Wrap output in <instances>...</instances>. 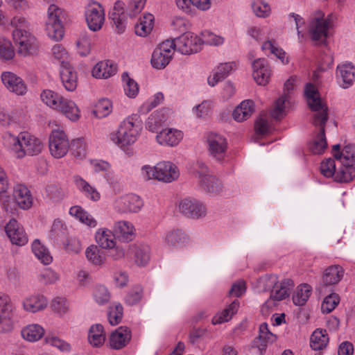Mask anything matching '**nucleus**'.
Instances as JSON below:
<instances>
[{"label": "nucleus", "instance_id": "obj_1", "mask_svg": "<svg viewBox=\"0 0 355 355\" xmlns=\"http://www.w3.org/2000/svg\"><path fill=\"white\" fill-rule=\"evenodd\" d=\"M304 95L310 109L315 112L313 116V124L319 128V132L309 148L313 154L320 155L327 147L325 124L328 119V107L319 96L318 92L313 84H306Z\"/></svg>", "mask_w": 355, "mask_h": 355}, {"label": "nucleus", "instance_id": "obj_2", "mask_svg": "<svg viewBox=\"0 0 355 355\" xmlns=\"http://www.w3.org/2000/svg\"><path fill=\"white\" fill-rule=\"evenodd\" d=\"M3 140L5 146L19 159L37 155L44 148L42 141L28 132H19L17 136L6 132Z\"/></svg>", "mask_w": 355, "mask_h": 355}, {"label": "nucleus", "instance_id": "obj_3", "mask_svg": "<svg viewBox=\"0 0 355 355\" xmlns=\"http://www.w3.org/2000/svg\"><path fill=\"white\" fill-rule=\"evenodd\" d=\"M260 284L263 286L264 290L271 289L270 297L266 303L267 309L277 308V302L288 297L294 284L291 279H286L277 282L275 275H266L260 278Z\"/></svg>", "mask_w": 355, "mask_h": 355}, {"label": "nucleus", "instance_id": "obj_4", "mask_svg": "<svg viewBox=\"0 0 355 355\" xmlns=\"http://www.w3.org/2000/svg\"><path fill=\"white\" fill-rule=\"evenodd\" d=\"M136 115L123 120L117 131L110 134V140L120 148H125L135 143L141 130V125L136 123Z\"/></svg>", "mask_w": 355, "mask_h": 355}, {"label": "nucleus", "instance_id": "obj_5", "mask_svg": "<svg viewBox=\"0 0 355 355\" xmlns=\"http://www.w3.org/2000/svg\"><path fill=\"white\" fill-rule=\"evenodd\" d=\"M145 180H156L163 182H171L178 178V167L171 162H159L155 166L144 165L141 170Z\"/></svg>", "mask_w": 355, "mask_h": 355}, {"label": "nucleus", "instance_id": "obj_6", "mask_svg": "<svg viewBox=\"0 0 355 355\" xmlns=\"http://www.w3.org/2000/svg\"><path fill=\"white\" fill-rule=\"evenodd\" d=\"M62 17L63 11L61 8L55 4L49 6L45 30L47 35L55 41L62 40L64 36V29L62 24Z\"/></svg>", "mask_w": 355, "mask_h": 355}, {"label": "nucleus", "instance_id": "obj_7", "mask_svg": "<svg viewBox=\"0 0 355 355\" xmlns=\"http://www.w3.org/2000/svg\"><path fill=\"white\" fill-rule=\"evenodd\" d=\"M331 21L329 17L324 18V14L322 11H316L311 18L309 26L311 39L314 41H324L327 37Z\"/></svg>", "mask_w": 355, "mask_h": 355}, {"label": "nucleus", "instance_id": "obj_8", "mask_svg": "<svg viewBox=\"0 0 355 355\" xmlns=\"http://www.w3.org/2000/svg\"><path fill=\"white\" fill-rule=\"evenodd\" d=\"M13 30L12 37L15 42L18 44V53L22 55L35 54L38 50L36 38L29 30Z\"/></svg>", "mask_w": 355, "mask_h": 355}, {"label": "nucleus", "instance_id": "obj_9", "mask_svg": "<svg viewBox=\"0 0 355 355\" xmlns=\"http://www.w3.org/2000/svg\"><path fill=\"white\" fill-rule=\"evenodd\" d=\"M174 41V51L177 50L182 54L189 55L197 53L201 49L200 37L191 32H186Z\"/></svg>", "mask_w": 355, "mask_h": 355}, {"label": "nucleus", "instance_id": "obj_10", "mask_svg": "<svg viewBox=\"0 0 355 355\" xmlns=\"http://www.w3.org/2000/svg\"><path fill=\"white\" fill-rule=\"evenodd\" d=\"M174 45L173 40H167L154 50L151 58V64L154 68L162 69L168 64L174 53Z\"/></svg>", "mask_w": 355, "mask_h": 355}, {"label": "nucleus", "instance_id": "obj_11", "mask_svg": "<svg viewBox=\"0 0 355 355\" xmlns=\"http://www.w3.org/2000/svg\"><path fill=\"white\" fill-rule=\"evenodd\" d=\"M85 17L88 28L94 32L101 29L105 19L104 9L96 1H92L87 5Z\"/></svg>", "mask_w": 355, "mask_h": 355}, {"label": "nucleus", "instance_id": "obj_12", "mask_svg": "<svg viewBox=\"0 0 355 355\" xmlns=\"http://www.w3.org/2000/svg\"><path fill=\"white\" fill-rule=\"evenodd\" d=\"M68 137L63 130H53L49 137V150L51 155L62 158L67 155L69 149Z\"/></svg>", "mask_w": 355, "mask_h": 355}, {"label": "nucleus", "instance_id": "obj_13", "mask_svg": "<svg viewBox=\"0 0 355 355\" xmlns=\"http://www.w3.org/2000/svg\"><path fill=\"white\" fill-rule=\"evenodd\" d=\"M208 151L217 162H222L226 157L227 142L226 139L218 134L210 132L207 137Z\"/></svg>", "mask_w": 355, "mask_h": 355}, {"label": "nucleus", "instance_id": "obj_14", "mask_svg": "<svg viewBox=\"0 0 355 355\" xmlns=\"http://www.w3.org/2000/svg\"><path fill=\"white\" fill-rule=\"evenodd\" d=\"M143 205L141 198L132 193L119 197L114 201V208L119 213H137Z\"/></svg>", "mask_w": 355, "mask_h": 355}, {"label": "nucleus", "instance_id": "obj_15", "mask_svg": "<svg viewBox=\"0 0 355 355\" xmlns=\"http://www.w3.org/2000/svg\"><path fill=\"white\" fill-rule=\"evenodd\" d=\"M180 211L186 217L198 219L207 214L206 206L200 200L194 198H184L179 204Z\"/></svg>", "mask_w": 355, "mask_h": 355}, {"label": "nucleus", "instance_id": "obj_16", "mask_svg": "<svg viewBox=\"0 0 355 355\" xmlns=\"http://www.w3.org/2000/svg\"><path fill=\"white\" fill-rule=\"evenodd\" d=\"M1 81L10 92L17 95H24L27 87L24 80L19 76L10 71H5L1 74Z\"/></svg>", "mask_w": 355, "mask_h": 355}, {"label": "nucleus", "instance_id": "obj_17", "mask_svg": "<svg viewBox=\"0 0 355 355\" xmlns=\"http://www.w3.org/2000/svg\"><path fill=\"white\" fill-rule=\"evenodd\" d=\"M294 81L295 79L293 78H291L286 81L284 84V90H286L287 93L284 94L275 101V107L271 112V116L277 120L281 119L286 115L287 105L289 104V96L288 93L293 89Z\"/></svg>", "mask_w": 355, "mask_h": 355}, {"label": "nucleus", "instance_id": "obj_18", "mask_svg": "<svg viewBox=\"0 0 355 355\" xmlns=\"http://www.w3.org/2000/svg\"><path fill=\"white\" fill-rule=\"evenodd\" d=\"M5 230L12 243L22 246L27 243L28 236L15 219H11L6 225Z\"/></svg>", "mask_w": 355, "mask_h": 355}, {"label": "nucleus", "instance_id": "obj_19", "mask_svg": "<svg viewBox=\"0 0 355 355\" xmlns=\"http://www.w3.org/2000/svg\"><path fill=\"white\" fill-rule=\"evenodd\" d=\"M252 76L254 80L261 85H266L268 83L271 70L267 60L264 58L255 60L252 63Z\"/></svg>", "mask_w": 355, "mask_h": 355}, {"label": "nucleus", "instance_id": "obj_20", "mask_svg": "<svg viewBox=\"0 0 355 355\" xmlns=\"http://www.w3.org/2000/svg\"><path fill=\"white\" fill-rule=\"evenodd\" d=\"M182 138V132L172 128L163 129L156 135L158 144L168 146H177Z\"/></svg>", "mask_w": 355, "mask_h": 355}, {"label": "nucleus", "instance_id": "obj_21", "mask_svg": "<svg viewBox=\"0 0 355 355\" xmlns=\"http://www.w3.org/2000/svg\"><path fill=\"white\" fill-rule=\"evenodd\" d=\"M132 333L129 328L120 327L113 331L110 336V345L112 349H121L130 341Z\"/></svg>", "mask_w": 355, "mask_h": 355}, {"label": "nucleus", "instance_id": "obj_22", "mask_svg": "<svg viewBox=\"0 0 355 355\" xmlns=\"http://www.w3.org/2000/svg\"><path fill=\"white\" fill-rule=\"evenodd\" d=\"M170 110L161 109L153 112L146 121V128L152 132H157L167 121Z\"/></svg>", "mask_w": 355, "mask_h": 355}, {"label": "nucleus", "instance_id": "obj_23", "mask_svg": "<svg viewBox=\"0 0 355 355\" xmlns=\"http://www.w3.org/2000/svg\"><path fill=\"white\" fill-rule=\"evenodd\" d=\"M336 76L343 88L350 87L355 79V67L351 63L339 64L336 69Z\"/></svg>", "mask_w": 355, "mask_h": 355}, {"label": "nucleus", "instance_id": "obj_24", "mask_svg": "<svg viewBox=\"0 0 355 355\" xmlns=\"http://www.w3.org/2000/svg\"><path fill=\"white\" fill-rule=\"evenodd\" d=\"M164 241L168 247L184 248L189 244L190 238L182 230L175 229L166 234Z\"/></svg>", "mask_w": 355, "mask_h": 355}, {"label": "nucleus", "instance_id": "obj_25", "mask_svg": "<svg viewBox=\"0 0 355 355\" xmlns=\"http://www.w3.org/2000/svg\"><path fill=\"white\" fill-rule=\"evenodd\" d=\"M13 198L18 206L23 209H28L33 205V197L29 189L24 184H17L15 186Z\"/></svg>", "mask_w": 355, "mask_h": 355}, {"label": "nucleus", "instance_id": "obj_26", "mask_svg": "<svg viewBox=\"0 0 355 355\" xmlns=\"http://www.w3.org/2000/svg\"><path fill=\"white\" fill-rule=\"evenodd\" d=\"M275 340L276 336L269 331L268 324L264 322L259 327V336L254 340L253 345L261 354L265 352L268 345L272 343Z\"/></svg>", "mask_w": 355, "mask_h": 355}, {"label": "nucleus", "instance_id": "obj_27", "mask_svg": "<svg viewBox=\"0 0 355 355\" xmlns=\"http://www.w3.org/2000/svg\"><path fill=\"white\" fill-rule=\"evenodd\" d=\"M55 111L62 113L73 121L78 120L80 116V111L76 103L64 97L62 98L60 105H58Z\"/></svg>", "mask_w": 355, "mask_h": 355}, {"label": "nucleus", "instance_id": "obj_28", "mask_svg": "<svg viewBox=\"0 0 355 355\" xmlns=\"http://www.w3.org/2000/svg\"><path fill=\"white\" fill-rule=\"evenodd\" d=\"M117 71L116 66L111 60L98 62L92 69V76L96 78L107 79L114 76Z\"/></svg>", "mask_w": 355, "mask_h": 355}, {"label": "nucleus", "instance_id": "obj_29", "mask_svg": "<svg viewBox=\"0 0 355 355\" xmlns=\"http://www.w3.org/2000/svg\"><path fill=\"white\" fill-rule=\"evenodd\" d=\"M235 68L236 63L234 62L220 64L217 67L213 74L208 77V84L214 87L218 82L224 80Z\"/></svg>", "mask_w": 355, "mask_h": 355}, {"label": "nucleus", "instance_id": "obj_30", "mask_svg": "<svg viewBox=\"0 0 355 355\" xmlns=\"http://www.w3.org/2000/svg\"><path fill=\"white\" fill-rule=\"evenodd\" d=\"M60 78L64 88L69 92L73 91L77 87V75L69 63L60 69Z\"/></svg>", "mask_w": 355, "mask_h": 355}, {"label": "nucleus", "instance_id": "obj_31", "mask_svg": "<svg viewBox=\"0 0 355 355\" xmlns=\"http://www.w3.org/2000/svg\"><path fill=\"white\" fill-rule=\"evenodd\" d=\"M254 111V102L251 100H245L234 109L232 116L237 122H242L250 117Z\"/></svg>", "mask_w": 355, "mask_h": 355}, {"label": "nucleus", "instance_id": "obj_32", "mask_svg": "<svg viewBox=\"0 0 355 355\" xmlns=\"http://www.w3.org/2000/svg\"><path fill=\"white\" fill-rule=\"evenodd\" d=\"M200 187L206 193L218 194L223 191L221 181L214 175H203L200 180Z\"/></svg>", "mask_w": 355, "mask_h": 355}, {"label": "nucleus", "instance_id": "obj_33", "mask_svg": "<svg viewBox=\"0 0 355 355\" xmlns=\"http://www.w3.org/2000/svg\"><path fill=\"white\" fill-rule=\"evenodd\" d=\"M344 275L343 268L339 265H334L328 267L322 275V283L325 286H331L338 284Z\"/></svg>", "mask_w": 355, "mask_h": 355}, {"label": "nucleus", "instance_id": "obj_34", "mask_svg": "<svg viewBox=\"0 0 355 355\" xmlns=\"http://www.w3.org/2000/svg\"><path fill=\"white\" fill-rule=\"evenodd\" d=\"M105 340L104 328L101 324H95L90 327L88 332V342L94 347H99Z\"/></svg>", "mask_w": 355, "mask_h": 355}, {"label": "nucleus", "instance_id": "obj_35", "mask_svg": "<svg viewBox=\"0 0 355 355\" xmlns=\"http://www.w3.org/2000/svg\"><path fill=\"white\" fill-rule=\"evenodd\" d=\"M73 179L78 189L83 193L87 198L93 201H98L100 199V193L87 181L78 175L75 176Z\"/></svg>", "mask_w": 355, "mask_h": 355}, {"label": "nucleus", "instance_id": "obj_36", "mask_svg": "<svg viewBox=\"0 0 355 355\" xmlns=\"http://www.w3.org/2000/svg\"><path fill=\"white\" fill-rule=\"evenodd\" d=\"M110 17L115 24L117 32L119 33L124 32L125 25L123 2L118 1L115 3Z\"/></svg>", "mask_w": 355, "mask_h": 355}, {"label": "nucleus", "instance_id": "obj_37", "mask_svg": "<svg viewBox=\"0 0 355 355\" xmlns=\"http://www.w3.org/2000/svg\"><path fill=\"white\" fill-rule=\"evenodd\" d=\"M114 230L124 241H132L135 236V228L132 223L127 220H120L115 223Z\"/></svg>", "mask_w": 355, "mask_h": 355}, {"label": "nucleus", "instance_id": "obj_38", "mask_svg": "<svg viewBox=\"0 0 355 355\" xmlns=\"http://www.w3.org/2000/svg\"><path fill=\"white\" fill-rule=\"evenodd\" d=\"M95 239L96 243L102 248L107 249L115 247V236L107 229L98 230L96 233Z\"/></svg>", "mask_w": 355, "mask_h": 355}, {"label": "nucleus", "instance_id": "obj_39", "mask_svg": "<svg viewBox=\"0 0 355 355\" xmlns=\"http://www.w3.org/2000/svg\"><path fill=\"white\" fill-rule=\"evenodd\" d=\"M329 342L327 331L322 329H315L310 338V346L313 350H321L326 347Z\"/></svg>", "mask_w": 355, "mask_h": 355}, {"label": "nucleus", "instance_id": "obj_40", "mask_svg": "<svg viewBox=\"0 0 355 355\" xmlns=\"http://www.w3.org/2000/svg\"><path fill=\"white\" fill-rule=\"evenodd\" d=\"M44 330L42 327L37 324L27 325L21 331L22 338L28 342H36L44 335Z\"/></svg>", "mask_w": 355, "mask_h": 355}, {"label": "nucleus", "instance_id": "obj_41", "mask_svg": "<svg viewBox=\"0 0 355 355\" xmlns=\"http://www.w3.org/2000/svg\"><path fill=\"white\" fill-rule=\"evenodd\" d=\"M131 252L134 254L135 262L139 266H146L150 260V248L148 245H133L130 246Z\"/></svg>", "mask_w": 355, "mask_h": 355}, {"label": "nucleus", "instance_id": "obj_42", "mask_svg": "<svg viewBox=\"0 0 355 355\" xmlns=\"http://www.w3.org/2000/svg\"><path fill=\"white\" fill-rule=\"evenodd\" d=\"M48 301L43 295H34L26 298L24 302L23 306L26 311H42L46 308Z\"/></svg>", "mask_w": 355, "mask_h": 355}, {"label": "nucleus", "instance_id": "obj_43", "mask_svg": "<svg viewBox=\"0 0 355 355\" xmlns=\"http://www.w3.org/2000/svg\"><path fill=\"white\" fill-rule=\"evenodd\" d=\"M69 214L90 227H94L97 225L96 220L80 206L71 207Z\"/></svg>", "mask_w": 355, "mask_h": 355}, {"label": "nucleus", "instance_id": "obj_44", "mask_svg": "<svg viewBox=\"0 0 355 355\" xmlns=\"http://www.w3.org/2000/svg\"><path fill=\"white\" fill-rule=\"evenodd\" d=\"M154 16L150 13L144 15L139 23L135 25V33L137 35L145 37L150 33L153 27Z\"/></svg>", "mask_w": 355, "mask_h": 355}, {"label": "nucleus", "instance_id": "obj_45", "mask_svg": "<svg viewBox=\"0 0 355 355\" xmlns=\"http://www.w3.org/2000/svg\"><path fill=\"white\" fill-rule=\"evenodd\" d=\"M62 98V95L51 89H44L40 94L42 101L53 110L60 105Z\"/></svg>", "mask_w": 355, "mask_h": 355}, {"label": "nucleus", "instance_id": "obj_46", "mask_svg": "<svg viewBox=\"0 0 355 355\" xmlns=\"http://www.w3.org/2000/svg\"><path fill=\"white\" fill-rule=\"evenodd\" d=\"M311 286L306 284L297 286L292 297L293 304L296 306L305 304L311 294Z\"/></svg>", "mask_w": 355, "mask_h": 355}, {"label": "nucleus", "instance_id": "obj_47", "mask_svg": "<svg viewBox=\"0 0 355 355\" xmlns=\"http://www.w3.org/2000/svg\"><path fill=\"white\" fill-rule=\"evenodd\" d=\"M32 251L35 257L45 265L51 263L53 258L49 250L41 244L40 240L35 239L32 244Z\"/></svg>", "mask_w": 355, "mask_h": 355}, {"label": "nucleus", "instance_id": "obj_48", "mask_svg": "<svg viewBox=\"0 0 355 355\" xmlns=\"http://www.w3.org/2000/svg\"><path fill=\"white\" fill-rule=\"evenodd\" d=\"M334 157L341 164L354 165L355 164V145H346L340 154L334 153Z\"/></svg>", "mask_w": 355, "mask_h": 355}, {"label": "nucleus", "instance_id": "obj_49", "mask_svg": "<svg viewBox=\"0 0 355 355\" xmlns=\"http://www.w3.org/2000/svg\"><path fill=\"white\" fill-rule=\"evenodd\" d=\"M355 177L354 165L342 164L340 168L335 173V180L340 182H348Z\"/></svg>", "mask_w": 355, "mask_h": 355}, {"label": "nucleus", "instance_id": "obj_50", "mask_svg": "<svg viewBox=\"0 0 355 355\" xmlns=\"http://www.w3.org/2000/svg\"><path fill=\"white\" fill-rule=\"evenodd\" d=\"M76 45L81 55H88L92 47V35L87 32L80 33L77 39Z\"/></svg>", "mask_w": 355, "mask_h": 355}, {"label": "nucleus", "instance_id": "obj_51", "mask_svg": "<svg viewBox=\"0 0 355 355\" xmlns=\"http://www.w3.org/2000/svg\"><path fill=\"white\" fill-rule=\"evenodd\" d=\"M263 51H268L272 54H274L277 58H279L283 64H287L288 59L286 56L285 51L279 48L275 41L267 40L261 46Z\"/></svg>", "mask_w": 355, "mask_h": 355}, {"label": "nucleus", "instance_id": "obj_52", "mask_svg": "<svg viewBox=\"0 0 355 355\" xmlns=\"http://www.w3.org/2000/svg\"><path fill=\"white\" fill-rule=\"evenodd\" d=\"M122 80L124 83L123 89L125 95L129 98H135L139 93V85L137 83L129 77L127 72L122 74Z\"/></svg>", "mask_w": 355, "mask_h": 355}, {"label": "nucleus", "instance_id": "obj_53", "mask_svg": "<svg viewBox=\"0 0 355 355\" xmlns=\"http://www.w3.org/2000/svg\"><path fill=\"white\" fill-rule=\"evenodd\" d=\"M112 105L109 99L103 98L96 104L93 114L98 118H104L112 112Z\"/></svg>", "mask_w": 355, "mask_h": 355}, {"label": "nucleus", "instance_id": "obj_54", "mask_svg": "<svg viewBox=\"0 0 355 355\" xmlns=\"http://www.w3.org/2000/svg\"><path fill=\"white\" fill-rule=\"evenodd\" d=\"M164 100V94L162 92L156 93L151 99L145 102L139 109L141 114H146L152 109L160 104Z\"/></svg>", "mask_w": 355, "mask_h": 355}, {"label": "nucleus", "instance_id": "obj_55", "mask_svg": "<svg viewBox=\"0 0 355 355\" xmlns=\"http://www.w3.org/2000/svg\"><path fill=\"white\" fill-rule=\"evenodd\" d=\"M146 0H129L126 8L125 13L132 18L139 15L144 8Z\"/></svg>", "mask_w": 355, "mask_h": 355}, {"label": "nucleus", "instance_id": "obj_56", "mask_svg": "<svg viewBox=\"0 0 355 355\" xmlns=\"http://www.w3.org/2000/svg\"><path fill=\"white\" fill-rule=\"evenodd\" d=\"M14 326L11 312H0V334L10 332Z\"/></svg>", "mask_w": 355, "mask_h": 355}, {"label": "nucleus", "instance_id": "obj_57", "mask_svg": "<svg viewBox=\"0 0 355 355\" xmlns=\"http://www.w3.org/2000/svg\"><path fill=\"white\" fill-rule=\"evenodd\" d=\"M87 259L94 264L101 265L104 262V257L101 254L100 250L95 245H91L86 249Z\"/></svg>", "mask_w": 355, "mask_h": 355}, {"label": "nucleus", "instance_id": "obj_58", "mask_svg": "<svg viewBox=\"0 0 355 355\" xmlns=\"http://www.w3.org/2000/svg\"><path fill=\"white\" fill-rule=\"evenodd\" d=\"M93 295L96 302L100 304L107 303L110 298V292L103 285L96 286L94 290Z\"/></svg>", "mask_w": 355, "mask_h": 355}, {"label": "nucleus", "instance_id": "obj_59", "mask_svg": "<svg viewBox=\"0 0 355 355\" xmlns=\"http://www.w3.org/2000/svg\"><path fill=\"white\" fill-rule=\"evenodd\" d=\"M201 36L202 44L205 43L208 45L218 46L223 44L224 42V38L223 37L215 35L208 31L202 32Z\"/></svg>", "mask_w": 355, "mask_h": 355}, {"label": "nucleus", "instance_id": "obj_60", "mask_svg": "<svg viewBox=\"0 0 355 355\" xmlns=\"http://www.w3.org/2000/svg\"><path fill=\"white\" fill-rule=\"evenodd\" d=\"M252 7L254 14L259 17H266L270 12L269 5L261 0H254L252 4Z\"/></svg>", "mask_w": 355, "mask_h": 355}, {"label": "nucleus", "instance_id": "obj_61", "mask_svg": "<svg viewBox=\"0 0 355 355\" xmlns=\"http://www.w3.org/2000/svg\"><path fill=\"white\" fill-rule=\"evenodd\" d=\"M340 296L335 293H331L324 297L322 303V311H334L340 302Z\"/></svg>", "mask_w": 355, "mask_h": 355}, {"label": "nucleus", "instance_id": "obj_62", "mask_svg": "<svg viewBox=\"0 0 355 355\" xmlns=\"http://www.w3.org/2000/svg\"><path fill=\"white\" fill-rule=\"evenodd\" d=\"M86 143L82 138L74 139L71 142V150L75 157L82 159L86 155Z\"/></svg>", "mask_w": 355, "mask_h": 355}, {"label": "nucleus", "instance_id": "obj_63", "mask_svg": "<svg viewBox=\"0 0 355 355\" xmlns=\"http://www.w3.org/2000/svg\"><path fill=\"white\" fill-rule=\"evenodd\" d=\"M143 296V288L140 286H136L125 297V302L129 306L137 304Z\"/></svg>", "mask_w": 355, "mask_h": 355}, {"label": "nucleus", "instance_id": "obj_64", "mask_svg": "<svg viewBox=\"0 0 355 355\" xmlns=\"http://www.w3.org/2000/svg\"><path fill=\"white\" fill-rule=\"evenodd\" d=\"M52 53L54 58L60 62V67L69 64L68 53L60 44L54 45L52 49Z\"/></svg>", "mask_w": 355, "mask_h": 355}]
</instances>
